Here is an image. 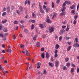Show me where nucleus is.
I'll return each instance as SVG.
<instances>
[{
    "label": "nucleus",
    "instance_id": "423d86ee",
    "mask_svg": "<svg viewBox=\"0 0 79 79\" xmlns=\"http://www.w3.org/2000/svg\"><path fill=\"white\" fill-rule=\"evenodd\" d=\"M27 3L30 5V3H31V2H30V1L29 0H26V1L25 2V5H26Z\"/></svg>",
    "mask_w": 79,
    "mask_h": 79
},
{
    "label": "nucleus",
    "instance_id": "49530a36",
    "mask_svg": "<svg viewBox=\"0 0 79 79\" xmlns=\"http://www.w3.org/2000/svg\"><path fill=\"white\" fill-rule=\"evenodd\" d=\"M8 73V71H6L4 72L3 73H4V76H5V74H6L7 73Z\"/></svg>",
    "mask_w": 79,
    "mask_h": 79
},
{
    "label": "nucleus",
    "instance_id": "7ed1b4c3",
    "mask_svg": "<svg viewBox=\"0 0 79 79\" xmlns=\"http://www.w3.org/2000/svg\"><path fill=\"white\" fill-rule=\"evenodd\" d=\"M60 62L58 60H56L55 62V66L56 68L58 67Z\"/></svg>",
    "mask_w": 79,
    "mask_h": 79
},
{
    "label": "nucleus",
    "instance_id": "5fc2aeb1",
    "mask_svg": "<svg viewBox=\"0 0 79 79\" xmlns=\"http://www.w3.org/2000/svg\"><path fill=\"white\" fill-rule=\"evenodd\" d=\"M31 23H35V20H31Z\"/></svg>",
    "mask_w": 79,
    "mask_h": 79
},
{
    "label": "nucleus",
    "instance_id": "6ab92c4d",
    "mask_svg": "<svg viewBox=\"0 0 79 79\" xmlns=\"http://www.w3.org/2000/svg\"><path fill=\"white\" fill-rule=\"evenodd\" d=\"M71 47H72V46H69L67 48V51H69L70 50H71Z\"/></svg>",
    "mask_w": 79,
    "mask_h": 79
},
{
    "label": "nucleus",
    "instance_id": "0eeeda50",
    "mask_svg": "<svg viewBox=\"0 0 79 79\" xmlns=\"http://www.w3.org/2000/svg\"><path fill=\"white\" fill-rule=\"evenodd\" d=\"M46 58H48L50 57V55L48 54V52H47L46 54Z\"/></svg>",
    "mask_w": 79,
    "mask_h": 79
},
{
    "label": "nucleus",
    "instance_id": "412c9836",
    "mask_svg": "<svg viewBox=\"0 0 79 79\" xmlns=\"http://www.w3.org/2000/svg\"><path fill=\"white\" fill-rule=\"evenodd\" d=\"M71 13L73 14V15H75V10H72L71 11Z\"/></svg>",
    "mask_w": 79,
    "mask_h": 79
},
{
    "label": "nucleus",
    "instance_id": "f03ea898",
    "mask_svg": "<svg viewBox=\"0 0 79 79\" xmlns=\"http://www.w3.org/2000/svg\"><path fill=\"white\" fill-rule=\"evenodd\" d=\"M46 21L47 23L48 24H49V23H52V21L50 19L49 17H48V15H47V18H46Z\"/></svg>",
    "mask_w": 79,
    "mask_h": 79
},
{
    "label": "nucleus",
    "instance_id": "a878e982",
    "mask_svg": "<svg viewBox=\"0 0 79 79\" xmlns=\"http://www.w3.org/2000/svg\"><path fill=\"white\" fill-rule=\"evenodd\" d=\"M7 52L8 53H10L11 52V49H8L7 50Z\"/></svg>",
    "mask_w": 79,
    "mask_h": 79
},
{
    "label": "nucleus",
    "instance_id": "338daca9",
    "mask_svg": "<svg viewBox=\"0 0 79 79\" xmlns=\"http://www.w3.org/2000/svg\"><path fill=\"white\" fill-rule=\"evenodd\" d=\"M77 73H78L79 72V67H77Z\"/></svg>",
    "mask_w": 79,
    "mask_h": 79
},
{
    "label": "nucleus",
    "instance_id": "ddd939ff",
    "mask_svg": "<svg viewBox=\"0 0 79 79\" xmlns=\"http://www.w3.org/2000/svg\"><path fill=\"white\" fill-rule=\"evenodd\" d=\"M48 64L49 66H50V67H53V64H52V63L51 62H49Z\"/></svg>",
    "mask_w": 79,
    "mask_h": 79
},
{
    "label": "nucleus",
    "instance_id": "a211bd4d",
    "mask_svg": "<svg viewBox=\"0 0 79 79\" xmlns=\"http://www.w3.org/2000/svg\"><path fill=\"white\" fill-rule=\"evenodd\" d=\"M50 10V8H46V13H48V12Z\"/></svg>",
    "mask_w": 79,
    "mask_h": 79
},
{
    "label": "nucleus",
    "instance_id": "c9c22d12",
    "mask_svg": "<svg viewBox=\"0 0 79 79\" xmlns=\"http://www.w3.org/2000/svg\"><path fill=\"white\" fill-rule=\"evenodd\" d=\"M7 21V20L6 19H5L4 20V21H2V23L3 24H4V23H6V22Z\"/></svg>",
    "mask_w": 79,
    "mask_h": 79
},
{
    "label": "nucleus",
    "instance_id": "9b49d317",
    "mask_svg": "<svg viewBox=\"0 0 79 79\" xmlns=\"http://www.w3.org/2000/svg\"><path fill=\"white\" fill-rule=\"evenodd\" d=\"M32 18H35V17H36V15H35V14L34 13V12H33L32 13Z\"/></svg>",
    "mask_w": 79,
    "mask_h": 79
},
{
    "label": "nucleus",
    "instance_id": "bf43d9fd",
    "mask_svg": "<svg viewBox=\"0 0 79 79\" xmlns=\"http://www.w3.org/2000/svg\"><path fill=\"white\" fill-rule=\"evenodd\" d=\"M71 65L73 67H75V66L74 64H73V63H72Z\"/></svg>",
    "mask_w": 79,
    "mask_h": 79
},
{
    "label": "nucleus",
    "instance_id": "f3484780",
    "mask_svg": "<svg viewBox=\"0 0 79 79\" xmlns=\"http://www.w3.org/2000/svg\"><path fill=\"white\" fill-rule=\"evenodd\" d=\"M75 8V5H73L70 7V8L71 10H73Z\"/></svg>",
    "mask_w": 79,
    "mask_h": 79
},
{
    "label": "nucleus",
    "instance_id": "0e129e2a",
    "mask_svg": "<svg viewBox=\"0 0 79 79\" xmlns=\"http://www.w3.org/2000/svg\"><path fill=\"white\" fill-rule=\"evenodd\" d=\"M13 38L14 39H15V40L16 39V37H15V35H13Z\"/></svg>",
    "mask_w": 79,
    "mask_h": 79
},
{
    "label": "nucleus",
    "instance_id": "e433bc0d",
    "mask_svg": "<svg viewBox=\"0 0 79 79\" xmlns=\"http://www.w3.org/2000/svg\"><path fill=\"white\" fill-rule=\"evenodd\" d=\"M65 60L66 62H68V60H69V58H65Z\"/></svg>",
    "mask_w": 79,
    "mask_h": 79
},
{
    "label": "nucleus",
    "instance_id": "c85d7f7f",
    "mask_svg": "<svg viewBox=\"0 0 79 79\" xmlns=\"http://www.w3.org/2000/svg\"><path fill=\"white\" fill-rule=\"evenodd\" d=\"M14 23L15 24H18V22L16 20H15L14 22Z\"/></svg>",
    "mask_w": 79,
    "mask_h": 79
},
{
    "label": "nucleus",
    "instance_id": "37998d69",
    "mask_svg": "<svg viewBox=\"0 0 79 79\" xmlns=\"http://www.w3.org/2000/svg\"><path fill=\"white\" fill-rule=\"evenodd\" d=\"M46 8H47V6L44 5L43 6V8L44 10H46Z\"/></svg>",
    "mask_w": 79,
    "mask_h": 79
},
{
    "label": "nucleus",
    "instance_id": "4c0bfd02",
    "mask_svg": "<svg viewBox=\"0 0 79 79\" xmlns=\"http://www.w3.org/2000/svg\"><path fill=\"white\" fill-rule=\"evenodd\" d=\"M65 39H66V40H68L69 39H71V37L66 36L65 37Z\"/></svg>",
    "mask_w": 79,
    "mask_h": 79
},
{
    "label": "nucleus",
    "instance_id": "f257e3e1",
    "mask_svg": "<svg viewBox=\"0 0 79 79\" xmlns=\"http://www.w3.org/2000/svg\"><path fill=\"white\" fill-rule=\"evenodd\" d=\"M55 31V28L53 27H49V32L50 33L53 32Z\"/></svg>",
    "mask_w": 79,
    "mask_h": 79
},
{
    "label": "nucleus",
    "instance_id": "864d4df0",
    "mask_svg": "<svg viewBox=\"0 0 79 79\" xmlns=\"http://www.w3.org/2000/svg\"><path fill=\"white\" fill-rule=\"evenodd\" d=\"M40 64H41V63H39L36 64L37 66H40Z\"/></svg>",
    "mask_w": 79,
    "mask_h": 79
},
{
    "label": "nucleus",
    "instance_id": "79ce46f5",
    "mask_svg": "<svg viewBox=\"0 0 79 79\" xmlns=\"http://www.w3.org/2000/svg\"><path fill=\"white\" fill-rule=\"evenodd\" d=\"M20 48H24V45H21L20 46Z\"/></svg>",
    "mask_w": 79,
    "mask_h": 79
},
{
    "label": "nucleus",
    "instance_id": "a18cd8bd",
    "mask_svg": "<svg viewBox=\"0 0 79 79\" xmlns=\"http://www.w3.org/2000/svg\"><path fill=\"white\" fill-rule=\"evenodd\" d=\"M47 74V71H46V70H44V71L43 74Z\"/></svg>",
    "mask_w": 79,
    "mask_h": 79
},
{
    "label": "nucleus",
    "instance_id": "393cba45",
    "mask_svg": "<svg viewBox=\"0 0 79 79\" xmlns=\"http://www.w3.org/2000/svg\"><path fill=\"white\" fill-rule=\"evenodd\" d=\"M63 30H61L60 31L59 34H60V35H62L63 34Z\"/></svg>",
    "mask_w": 79,
    "mask_h": 79
},
{
    "label": "nucleus",
    "instance_id": "cd10ccee",
    "mask_svg": "<svg viewBox=\"0 0 79 79\" xmlns=\"http://www.w3.org/2000/svg\"><path fill=\"white\" fill-rule=\"evenodd\" d=\"M39 27L41 28H44V27L43 26V25L42 24H40L39 25Z\"/></svg>",
    "mask_w": 79,
    "mask_h": 79
},
{
    "label": "nucleus",
    "instance_id": "603ef678",
    "mask_svg": "<svg viewBox=\"0 0 79 79\" xmlns=\"http://www.w3.org/2000/svg\"><path fill=\"white\" fill-rule=\"evenodd\" d=\"M58 56V54H55L54 55V58H56Z\"/></svg>",
    "mask_w": 79,
    "mask_h": 79
},
{
    "label": "nucleus",
    "instance_id": "1a4fd4ad",
    "mask_svg": "<svg viewBox=\"0 0 79 79\" xmlns=\"http://www.w3.org/2000/svg\"><path fill=\"white\" fill-rule=\"evenodd\" d=\"M69 25L68 24L67 28L65 29V31L66 32H68L69 31Z\"/></svg>",
    "mask_w": 79,
    "mask_h": 79
},
{
    "label": "nucleus",
    "instance_id": "2eb2a0df",
    "mask_svg": "<svg viewBox=\"0 0 79 79\" xmlns=\"http://www.w3.org/2000/svg\"><path fill=\"white\" fill-rule=\"evenodd\" d=\"M40 45V43L39 42H37V43L36 46L37 47H39Z\"/></svg>",
    "mask_w": 79,
    "mask_h": 79
},
{
    "label": "nucleus",
    "instance_id": "13d9d810",
    "mask_svg": "<svg viewBox=\"0 0 79 79\" xmlns=\"http://www.w3.org/2000/svg\"><path fill=\"white\" fill-rule=\"evenodd\" d=\"M57 53H58V50H56L54 52L55 54H57Z\"/></svg>",
    "mask_w": 79,
    "mask_h": 79
},
{
    "label": "nucleus",
    "instance_id": "2f4dec72",
    "mask_svg": "<svg viewBox=\"0 0 79 79\" xmlns=\"http://www.w3.org/2000/svg\"><path fill=\"white\" fill-rule=\"evenodd\" d=\"M63 70H67V67L65 66H64L63 68Z\"/></svg>",
    "mask_w": 79,
    "mask_h": 79
},
{
    "label": "nucleus",
    "instance_id": "052dcab7",
    "mask_svg": "<svg viewBox=\"0 0 79 79\" xmlns=\"http://www.w3.org/2000/svg\"><path fill=\"white\" fill-rule=\"evenodd\" d=\"M0 37H3V34H2L1 33L0 34Z\"/></svg>",
    "mask_w": 79,
    "mask_h": 79
},
{
    "label": "nucleus",
    "instance_id": "8fccbe9b",
    "mask_svg": "<svg viewBox=\"0 0 79 79\" xmlns=\"http://www.w3.org/2000/svg\"><path fill=\"white\" fill-rule=\"evenodd\" d=\"M63 38V36H60L59 37V41H61V39Z\"/></svg>",
    "mask_w": 79,
    "mask_h": 79
},
{
    "label": "nucleus",
    "instance_id": "20e7f679",
    "mask_svg": "<svg viewBox=\"0 0 79 79\" xmlns=\"http://www.w3.org/2000/svg\"><path fill=\"white\" fill-rule=\"evenodd\" d=\"M26 64H27V66H30V67H29V69H31V68H32V64H29V62L27 63H26Z\"/></svg>",
    "mask_w": 79,
    "mask_h": 79
},
{
    "label": "nucleus",
    "instance_id": "a19ab883",
    "mask_svg": "<svg viewBox=\"0 0 79 79\" xmlns=\"http://www.w3.org/2000/svg\"><path fill=\"white\" fill-rule=\"evenodd\" d=\"M40 11L41 13H43V14L44 13V10H42V9H40Z\"/></svg>",
    "mask_w": 79,
    "mask_h": 79
},
{
    "label": "nucleus",
    "instance_id": "c756f323",
    "mask_svg": "<svg viewBox=\"0 0 79 79\" xmlns=\"http://www.w3.org/2000/svg\"><path fill=\"white\" fill-rule=\"evenodd\" d=\"M36 38H37V35H36L35 36L33 37V40H36Z\"/></svg>",
    "mask_w": 79,
    "mask_h": 79
},
{
    "label": "nucleus",
    "instance_id": "69168bd1",
    "mask_svg": "<svg viewBox=\"0 0 79 79\" xmlns=\"http://www.w3.org/2000/svg\"><path fill=\"white\" fill-rule=\"evenodd\" d=\"M28 15H26L25 17V19H27V18H28Z\"/></svg>",
    "mask_w": 79,
    "mask_h": 79
},
{
    "label": "nucleus",
    "instance_id": "4468645a",
    "mask_svg": "<svg viewBox=\"0 0 79 79\" xmlns=\"http://www.w3.org/2000/svg\"><path fill=\"white\" fill-rule=\"evenodd\" d=\"M41 56L42 58H45V53L44 52L41 54Z\"/></svg>",
    "mask_w": 79,
    "mask_h": 79
},
{
    "label": "nucleus",
    "instance_id": "9d476101",
    "mask_svg": "<svg viewBox=\"0 0 79 79\" xmlns=\"http://www.w3.org/2000/svg\"><path fill=\"white\" fill-rule=\"evenodd\" d=\"M60 16H64V15H66V12H62L60 14Z\"/></svg>",
    "mask_w": 79,
    "mask_h": 79
},
{
    "label": "nucleus",
    "instance_id": "bb28decb",
    "mask_svg": "<svg viewBox=\"0 0 79 79\" xmlns=\"http://www.w3.org/2000/svg\"><path fill=\"white\" fill-rule=\"evenodd\" d=\"M77 17H78L77 15H75L74 16V20H76L77 19Z\"/></svg>",
    "mask_w": 79,
    "mask_h": 79
},
{
    "label": "nucleus",
    "instance_id": "473e14b6",
    "mask_svg": "<svg viewBox=\"0 0 79 79\" xmlns=\"http://www.w3.org/2000/svg\"><path fill=\"white\" fill-rule=\"evenodd\" d=\"M56 15H57V14L56 13H55L53 15L52 19H53L55 17H56Z\"/></svg>",
    "mask_w": 79,
    "mask_h": 79
},
{
    "label": "nucleus",
    "instance_id": "c03bdc74",
    "mask_svg": "<svg viewBox=\"0 0 79 79\" xmlns=\"http://www.w3.org/2000/svg\"><path fill=\"white\" fill-rule=\"evenodd\" d=\"M71 71V72H74V68H72Z\"/></svg>",
    "mask_w": 79,
    "mask_h": 79
},
{
    "label": "nucleus",
    "instance_id": "e2e57ef3",
    "mask_svg": "<svg viewBox=\"0 0 79 79\" xmlns=\"http://www.w3.org/2000/svg\"><path fill=\"white\" fill-rule=\"evenodd\" d=\"M45 50V48H42L41 49V51H44Z\"/></svg>",
    "mask_w": 79,
    "mask_h": 79
},
{
    "label": "nucleus",
    "instance_id": "dca6fc26",
    "mask_svg": "<svg viewBox=\"0 0 79 79\" xmlns=\"http://www.w3.org/2000/svg\"><path fill=\"white\" fill-rule=\"evenodd\" d=\"M65 2H66V4H67V5H69L70 4H71V2L69 1H66Z\"/></svg>",
    "mask_w": 79,
    "mask_h": 79
},
{
    "label": "nucleus",
    "instance_id": "b1692460",
    "mask_svg": "<svg viewBox=\"0 0 79 79\" xmlns=\"http://www.w3.org/2000/svg\"><path fill=\"white\" fill-rule=\"evenodd\" d=\"M10 6L7 7V12H8V13H10Z\"/></svg>",
    "mask_w": 79,
    "mask_h": 79
},
{
    "label": "nucleus",
    "instance_id": "f704fd0d",
    "mask_svg": "<svg viewBox=\"0 0 79 79\" xmlns=\"http://www.w3.org/2000/svg\"><path fill=\"white\" fill-rule=\"evenodd\" d=\"M34 26L33 24H32L31 27V29L32 30V29H34Z\"/></svg>",
    "mask_w": 79,
    "mask_h": 79
},
{
    "label": "nucleus",
    "instance_id": "f8f14e48",
    "mask_svg": "<svg viewBox=\"0 0 79 79\" xmlns=\"http://www.w3.org/2000/svg\"><path fill=\"white\" fill-rule=\"evenodd\" d=\"M60 48V45L57 44L56 45L55 48L56 49H58Z\"/></svg>",
    "mask_w": 79,
    "mask_h": 79
},
{
    "label": "nucleus",
    "instance_id": "4d7b16f0",
    "mask_svg": "<svg viewBox=\"0 0 79 79\" xmlns=\"http://www.w3.org/2000/svg\"><path fill=\"white\" fill-rule=\"evenodd\" d=\"M16 12L18 15H20V12H19V10H17Z\"/></svg>",
    "mask_w": 79,
    "mask_h": 79
},
{
    "label": "nucleus",
    "instance_id": "ea45409f",
    "mask_svg": "<svg viewBox=\"0 0 79 79\" xmlns=\"http://www.w3.org/2000/svg\"><path fill=\"white\" fill-rule=\"evenodd\" d=\"M6 15V12H4L2 14V16H5Z\"/></svg>",
    "mask_w": 79,
    "mask_h": 79
},
{
    "label": "nucleus",
    "instance_id": "de8ad7c7",
    "mask_svg": "<svg viewBox=\"0 0 79 79\" xmlns=\"http://www.w3.org/2000/svg\"><path fill=\"white\" fill-rule=\"evenodd\" d=\"M0 70H2V71H3V70H4L3 68L2 67V66L1 65H0Z\"/></svg>",
    "mask_w": 79,
    "mask_h": 79
},
{
    "label": "nucleus",
    "instance_id": "aec40b11",
    "mask_svg": "<svg viewBox=\"0 0 79 79\" xmlns=\"http://www.w3.org/2000/svg\"><path fill=\"white\" fill-rule=\"evenodd\" d=\"M26 55L27 56H29V52H28V51H27V50H26Z\"/></svg>",
    "mask_w": 79,
    "mask_h": 79
},
{
    "label": "nucleus",
    "instance_id": "09e8293b",
    "mask_svg": "<svg viewBox=\"0 0 79 79\" xmlns=\"http://www.w3.org/2000/svg\"><path fill=\"white\" fill-rule=\"evenodd\" d=\"M73 24L74 25H75L76 24V20H74L73 21Z\"/></svg>",
    "mask_w": 79,
    "mask_h": 79
},
{
    "label": "nucleus",
    "instance_id": "7c9ffc66",
    "mask_svg": "<svg viewBox=\"0 0 79 79\" xmlns=\"http://www.w3.org/2000/svg\"><path fill=\"white\" fill-rule=\"evenodd\" d=\"M4 31L5 32H6L8 31V30L6 28H4Z\"/></svg>",
    "mask_w": 79,
    "mask_h": 79
},
{
    "label": "nucleus",
    "instance_id": "5701e85b",
    "mask_svg": "<svg viewBox=\"0 0 79 79\" xmlns=\"http://www.w3.org/2000/svg\"><path fill=\"white\" fill-rule=\"evenodd\" d=\"M70 64H70V63H69V62H68L66 63V66H68V67H69V66H70Z\"/></svg>",
    "mask_w": 79,
    "mask_h": 79
},
{
    "label": "nucleus",
    "instance_id": "58836bf2",
    "mask_svg": "<svg viewBox=\"0 0 79 79\" xmlns=\"http://www.w3.org/2000/svg\"><path fill=\"white\" fill-rule=\"evenodd\" d=\"M78 39L77 38H76L75 39V40L76 42V43H77V42H78Z\"/></svg>",
    "mask_w": 79,
    "mask_h": 79
},
{
    "label": "nucleus",
    "instance_id": "680f3d73",
    "mask_svg": "<svg viewBox=\"0 0 79 79\" xmlns=\"http://www.w3.org/2000/svg\"><path fill=\"white\" fill-rule=\"evenodd\" d=\"M25 33H27V29H25L24 30Z\"/></svg>",
    "mask_w": 79,
    "mask_h": 79
},
{
    "label": "nucleus",
    "instance_id": "4be33fe9",
    "mask_svg": "<svg viewBox=\"0 0 79 79\" xmlns=\"http://www.w3.org/2000/svg\"><path fill=\"white\" fill-rule=\"evenodd\" d=\"M65 10H66V7H63L62 9L61 10V11L63 12V11H65Z\"/></svg>",
    "mask_w": 79,
    "mask_h": 79
},
{
    "label": "nucleus",
    "instance_id": "72a5a7b5",
    "mask_svg": "<svg viewBox=\"0 0 79 79\" xmlns=\"http://www.w3.org/2000/svg\"><path fill=\"white\" fill-rule=\"evenodd\" d=\"M55 7V5H54V3L53 2H52V8H53Z\"/></svg>",
    "mask_w": 79,
    "mask_h": 79
},
{
    "label": "nucleus",
    "instance_id": "6e6552de",
    "mask_svg": "<svg viewBox=\"0 0 79 79\" xmlns=\"http://www.w3.org/2000/svg\"><path fill=\"white\" fill-rule=\"evenodd\" d=\"M18 7H19L20 11H23V7H21V6H18Z\"/></svg>",
    "mask_w": 79,
    "mask_h": 79
},
{
    "label": "nucleus",
    "instance_id": "3c124183",
    "mask_svg": "<svg viewBox=\"0 0 79 79\" xmlns=\"http://www.w3.org/2000/svg\"><path fill=\"white\" fill-rule=\"evenodd\" d=\"M66 2H65L62 5V6H64V7L65 6H66Z\"/></svg>",
    "mask_w": 79,
    "mask_h": 79
},
{
    "label": "nucleus",
    "instance_id": "774afa93",
    "mask_svg": "<svg viewBox=\"0 0 79 79\" xmlns=\"http://www.w3.org/2000/svg\"><path fill=\"white\" fill-rule=\"evenodd\" d=\"M58 37L57 35H56L55 36V39H58Z\"/></svg>",
    "mask_w": 79,
    "mask_h": 79
},
{
    "label": "nucleus",
    "instance_id": "39448f33",
    "mask_svg": "<svg viewBox=\"0 0 79 79\" xmlns=\"http://www.w3.org/2000/svg\"><path fill=\"white\" fill-rule=\"evenodd\" d=\"M73 47H75V48H78L79 47V44L77 43L75 44H73Z\"/></svg>",
    "mask_w": 79,
    "mask_h": 79
},
{
    "label": "nucleus",
    "instance_id": "6e6d98bb",
    "mask_svg": "<svg viewBox=\"0 0 79 79\" xmlns=\"http://www.w3.org/2000/svg\"><path fill=\"white\" fill-rule=\"evenodd\" d=\"M79 8V4H78L77 6V11H78Z\"/></svg>",
    "mask_w": 79,
    "mask_h": 79
}]
</instances>
